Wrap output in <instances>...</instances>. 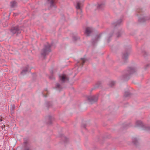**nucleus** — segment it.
Segmentation results:
<instances>
[{
	"label": "nucleus",
	"mask_w": 150,
	"mask_h": 150,
	"mask_svg": "<svg viewBox=\"0 0 150 150\" xmlns=\"http://www.w3.org/2000/svg\"><path fill=\"white\" fill-rule=\"evenodd\" d=\"M136 71V69L135 68L133 67H129L128 68L127 70L125 71L122 75L120 77L121 80H126L128 79L129 75L133 74Z\"/></svg>",
	"instance_id": "nucleus-1"
},
{
	"label": "nucleus",
	"mask_w": 150,
	"mask_h": 150,
	"mask_svg": "<svg viewBox=\"0 0 150 150\" xmlns=\"http://www.w3.org/2000/svg\"><path fill=\"white\" fill-rule=\"evenodd\" d=\"M51 45L47 43L44 46V48L42 50L41 54L43 57H45L46 55L48 54L51 51L50 47Z\"/></svg>",
	"instance_id": "nucleus-2"
},
{
	"label": "nucleus",
	"mask_w": 150,
	"mask_h": 150,
	"mask_svg": "<svg viewBox=\"0 0 150 150\" xmlns=\"http://www.w3.org/2000/svg\"><path fill=\"white\" fill-rule=\"evenodd\" d=\"M136 126L142 128L143 129L150 132V127H147L144 125L140 121L137 120L136 122Z\"/></svg>",
	"instance_id": "nucleus-3"
},
{
	"label": "nucleus",
	"mask_w": 150,
	"mask_h": 150,
	"mask_svg": "<svg viewBox=\"0 0 150 150\" xmlns=\"http://www.w3.org/2000/svg\"><path fill=\"white\" fill-rule=\"evenodd\" d=\"M59 78L60 81L62 83L68 81L69 80V78L68 76L64 74L59 76Z\"/></svg>",
	"instance_id": "nucleus-4"
},
{
	"label": "nucleus",
	"mask_w": 150,
	"mask_h": 150,
	"mask_svg": "<svg viewBox=\"0 0 150 150\" xmlns=\"http://www.w3.org/2000/svg\"><path fill=\"white\" fill-rule=\"evenodd\" d=\"M11 31L13 34L15 33L19 34L21 33V30L17 26L12 28L11 30Z\"/></svg>",
	"instance_id": "nucleus-5"
},
{
	"label": "nucleus",
	"mask_w": 150,
	"mask_h": 150,
	"mask_svg": "<svg viewBox=\"0 0 150 150\" xmlns=\"http://www.w3.org/2000/svg\"><path fill=\"white\" fill-rule=\"evenodd\" d=\"M93 29L91 27H88L86 28L85 31V34L87 36H89L93 32Z\"/></svg>",
	"instance_id": "nucleus-6"
},
{
	"label": "nucleus",
	"mask_w": 150,
	"mask_h": 150,
	"mask_svg": "<svg viewBox=\"0 0 150 150\" xmlns=\"http://www.w3.org/2000/svg\"><path fill=\"white\" fill-rule=\"evenodd\" d=\"M130 51V48L126 50L125 52L124 53L122 54V57L123 59L125 60L128 58V53Z\"/></svg>",
	"instance_id": "nucleus-7"
},
{
	"label": "nucleus",
	"mask_w": 150,
	"mask_h": 150,
	"mask_svg": "<svg viewBox=\"0 0 150 150\" xmlns=\"http://www.w3.org/2000/svg\"><path fill=\"white\" fill-rule=\"evenodd\" d=\"M89 101L91 103L96 101L98 100V97L97 96H92L88 98Z\"/></svg>",
	"instance_id": "nucleus-8"
},
{
	"label": "nucleus",
	"mask_w": 150,
	"mask_h": 150,
	"mask_svg": "<svg viewBox=\"0 0 150 150\" xmlns=\"http://www.w3.org/2000/svg\"><path fill=\"white\" fill-rule=\"evenodd\" d=\"M122 22V20L119 19L116 22L113 23L112 25L114 26L115 28H117L120 26Z\"/></svg>",
	"instance_id": "nucleus-9"
},
{
	"label": "nucleus",
	"mask_w": 150,
	"mask_h": 150,
	"mask_svg": "<svg viewBox=\"0 0 150 150\" xmlns=\"http://www.w3.org/2000/svg\"><path fill=\"white\" fill-rule=\"evenodd\" d=\"M83 6V4L81 2L78 1L77 3V5L76 6V8L78 9H80L81 6Z\"/></svg>",
	"instance_id": "nucleus-10"
},
{
	"label": "nucleus",
	"mask_w": 150,
	"mask_h": 150,
	"mask_svg": "<svg viewBox=\"0 0 150 150\" xmlns=\"http://www.w3.org/2000/svg\"><path fill=\"white\" fill-rule=\"evenodd\" d=\"M56 0H48V2L50 4L51 6H54Z\"/></svg>",
	"instance_id": "nucleus-11"
},
{
	"label": "nucleus",
	"mask_w": 150,
	"mask_h": 150,
	"mask_svg": "<svg viewBox=\"0 0 150 150\" xmlns=\"http://www.w3.org/2000/svg\"><path fill=\"white\" fill-rule=\"evenodd\" d=\"M132 141L133 143L136 145H137L138 143V140L136 138H133L132 139Z\"/></svg>",
	"instance_id": "nucleus-12"
},
{
	"label": "nucleus",
	"mask_w": 150,
	"mask_h": 150,
	"mask_svg": "<svg viewBox=\"0 0 150 150\" xmlns=\"http://www.w3.org/2000/svg\"><path fill=\"white\" fill-rule=\"evenodd\" d=\"M16 4L15 1H13L11 2V6L12 8L15 7L16 6Z\"/></svg>",
	"instance_id": "nucleus-13"
},
{
	"label": "nucleus",
	"mask_w": 150,
	"mask_h": 150,
	"mask_svg": "<svg viewBox=\"0 0 150 150\" xmlns=\"http://www.w3.org/2000/svg\"><path fill=\"white\" fill-rule=\"evenodd\" d=\"M103 4L102 3L98 4L97 8L98 9H100L102 8L103 7Z\"/></svg>",
	"instance_id": "nucleus-14"
},
{
	"label": "nucleus",
	"mask_w": 150,
	"mask_h": 150,
	"mask_svg": "<svg viewBox=\"0 0 150 150\" xmlns=\"http://www.w3.org/2000/svg\"><path fill=\"white\" fill-rule=\"evenodd\" d=\"M28 70V67L27 66L26 67L25 69H23L21 72L22 74H24Z\"/></svg>",
	"instance_id": "nucleus-15"
},
{
	"label": "nucleus",
	"mask_w": 150,
	"mask_h": 150,
	"mask_svg": "<svg viewBox=\"0 0 150 150\" xmlns=\"http://www.w3.org/2000/svg\"><path fill=\"white\" fill-rule=\"evenodd\" d=\"M122 34V32L121 31H119L116 34V36L117 37H120Z\"/></svg>",
	"instance_id": "nucleus-16"
},
{
	"label": "nucleus",
	"mask_w": 150,
	"mask_h": 150,
	"mask_svg": "<svg viewBox=\"0 0 150 150\" xmlns=\"http://www.w3.org/2000/svg\"><path fill=\"white\" fill-rule=\"evenodd\" d=\"M56 88L59 89H61L62 88V87L58 83L56 84Z\"/></svg>",
	"instance_id": "nucleus-17"
},
{
	"label": "nucleus",
	"mask_w": 150,
	"mask_h": 150,
	"mask_svg": "<svg viewBox=\"0 0 150 150\" xmlns=\"http://www.w3.org/2000/svg\"><path fill=\"white\" fill-rule=\"evenodd\" d=\"M130 93L129 91L125 92L124 93V96L125 97H128L130 96Z\"/></svg>",
	"instance_id": "nucleus-18"
},
{
	"label": "nucleus",
	"mask_w": 150,
	"mask_h": 150,
	"mask_svg": "<svg viewBox=\"0 0 150 150\" xmlns=\"http://www.w3.org/2000/svg\"><path fill=\"white\" fill-rule=\"evenodd\" d=\"M14 106H12L11 108V114H13L14 112Z\"/></svg>",
	"instance_id": "nucleus-19"
},
{
	"label": "nucleus",
	"mask_w": 150,
	"mask_h": 150,
	"mask_svg": "<svg viewBox=\"0 0 150 150\" xmlns=\"http://www.w3.org/2000/svg\"><path fill=\"white\" fill-rule=\"evenodd\" d=\"M145 18L143 17L142 18H140L139 19V21L140 22H142L145 21Z\"/></svg>",
	"instance_id": "nucleus-20"
},
{
	"label": "nucleus",
	"mask_w": 150,
	"mask_h": 150,
	"mask_svg": "<svg viewBox=\"0 0 150 150\" xmlns=\"http://www.w3.org/2000/svg\"><path fill=\"white\" fill-rule=\"evenodd\" d=\"M115 83L114 81H112L110 82L109 84V86L110 87H112L113 85H115Z\"/></svg>",
	"instance_id": "nucleus-21"
},
{
	"label": "nucleus",
	"mask_w": 150,
	"mask_h": 150,
	"mask_svg": "<svg viewBox=\"0 0 150 150\" xmlns=\"http://www.w3.org/2000/svg\"><path fill=\"white\" fill-rule=\"evenodd\" d=\"M81 59L82 60V61L81 64L82 65H83L84 63L85 62L86 59L84 58H81Z\"/></svg>",
	"instance_id": "nucleus-22"
},
{
	"label": "nucleus",
	"mask_w": 150,
	"mask_h": 150,
	"mask_svg": "<svg viewBox=\"0 0 150 150\" xmlns=\"http://www.w3.org/2000/svg\"><path fill=\"white\" fill-rule=\"evenodd\" d=\"M112 35H109V36L108 38L107 39V41H108V42H109L110 41V40H109V38H110V37H111Z\"/></svg>",
	"instance_id": "nucleus-23"
},
{
	"label": "nucleus",
	"mask_w": 150,
	"mask_h": 150,
	"mask_svg": "<svg viewBox=\"0 0 150 150\" xmlns=\"http://www.w3.org/2000/svg\"><path fill=\"white\" fill-rule=\"evenodd\" d=\"M50 78L51 79H54V78L53 76H52V77L50 76Z\"/></svg>",
	"instance_id": "nucleus-24"
},
{
	"label": "nucleus",
	"mask_w": 150,
	"mask_h": 150,
	"mask_svg": "<svg viewBox=\"0 0 150 150\" xmlns=\"http://www.w3.org/2000/svg\"><path fill=\"white\" fill-rule=\"evenodd\" d=\"M77 38L75 37H74L73 38L74 40H76Z\"/></svg>",
	"instance_id": "nucleus-25"
},
{
	"label": "nucleus",
	"mask_w": 150,
	"mask_h": 150,
	"mask_svg": "<svg viewBox=\"0 0 150 150\" xmlns=\"http://www.w3.org/2000/svg\"><path fill=\"white\" fill-rule=\"evenodd\" d=\"M5 127V125H3L1 126V128L2 129H3V128H4Z\"/></svg>",
	"instance_id": "nucleus-26"
},
{
	"label": "nucleus",
	"mask_w": 150,
	"mask_h": 150,
	"mask_svg": "<svg viewBox=\"0 0 150 150\" xmlns=\"http://www.w3.org/2000/svg\"><path fill=\"white\" fill-rule=\"evenodd\" d=\"M24 150H30L29 148H26Z\"/></svg>",
	"instance_id": "nucleus-27"
},
{
	"label": "nucleus",
	"mask_w": 150,
	"mask_h": 150,
	"mask_svg": "<svg viewBox=\"0 0 150 150\" xmlns=\"http://www.w3.org/2000/svg\"><path fill=\"white\" fill-rule=\"evenodd\" d=\"M2 120V119H0V121H1Z\"/></svg>",
	"instance_id": "nucleus-28"
},
{
	"label": "nucleus",
	"mask_w": 150,
	"mask_h": 150,
	"mask_svg": "<svg viewBox=\"0 0 150 150\" xmlns=\"http://www.w3.org/2000/svg\"><path fill=\"white\" fill-rule=\"evenodd\" d=\"M98 83H99V84H100L101 83L100 82H98Z\"/></svg>",
	"instance_id": "nucleus-29"
},
{
	"label": "nucleus",
	"mask_w": 150,
	"mask_h": 150,
	"mask_svg": "<svg viewBox=\"0 0 150 150\" xmlns=\"http://www.w3.org/2000/svg\"><path fill=\"white\" fill-rule=\"evenodd\" d=\"M51 74H52L53 73V71H52L51 72Z\"/></svg>",
	"instance_id": "nucleus-30"
},
{
	"label": "nucleus",
	"mask_w": 150,
	"mask_h": 150,
	"mask_svg": "<svg viewBox=\"0 0 150 150\" xmlns=\"http://www.w3.org/2000/svg\"><path fill=\"white\" fill-rule=\"evenodd\" d=\"M83 127H84V128L85 127V126H84Z\"/></svg>",
	"instance_id": "nucleus-31"
}]
</instances>
